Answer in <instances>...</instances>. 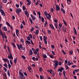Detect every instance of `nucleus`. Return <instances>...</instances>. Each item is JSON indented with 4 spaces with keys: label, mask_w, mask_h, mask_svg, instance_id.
Listing matches in <instances>:
<instances>
[{
    "label": "nucleus",
    "mask_w": 79,
    "mask_h": 79,
    "mask_svg": "<svg viewBox=\"0 0 79 79\" xmlns=\"http://www.w3.org/2000/svg\"><path fill=\"white\" fill-rule=\"evenodd\" d=\"M59 27H62V26H63L62 24L61 23H59Z\"/></svg>",
    "instance_id": "38"
},
{
    "label": "nucleus",
    "mask_w": 79,
    "mask_h": 79,
    "mask_svg": "<svg viewBox=\"0 0 79 79\" xmlns=\"http://www.w3.org/2000/svg\"><path fill=\"white\" fill-rule=\"evenodd\" d=\"M3 65L6 68H8V65H7L6 63H5V64H4Z\"/></svg>",
    "instance_id": "28"
},
{
    "label": "nucleus",
    "mask_w": 79,
    "mask_h": 79,
    "mask_svg": "<svg viewBox=\"0 0 79 79\" xmlns=\"http://www.w3.org/2000/svg\"><path fill=\"white\" fill-rule=\"evenodd\" d=\"M6 24H7V26H10V23H9L8 22H6Z\"/></svg>",
    "instance_id": "52"
},
{
    "label": "nucleus",
    "mask_w": 79,
    "mask_h": 79,
    "mask_svg": "<svg viewBox=\"0 0 79 79\" xmlns=\"http://www.w3.org/2000/svg\"><path fill=\"white\" fill-rule=\"evenodd\" d=\"M61 51L63 53V54H64L65 55H66V53H65V52L63 50H61Z\"/></svg>",
    "instance_id": "58"
},
{
    "label": "nucleus",
    "mask_w": 79,
    "mask_h": 79,
    "mask_svg": "<svg viewBox=\"0 0 79 79\" xmlns=\"http://www.w3.org/2000/svg\"><path fill=\"white\" fill-rule=\"evenodd\" d=\"M26 42H27V43L28 44H29L30 45L31 44V43L30 42V41L27 40H26Z\"/></svg>",
    "instance_id": "41"
},
{
    "label": "nucleus",
    "mask_w": 79,
    "mask_h": 79,
    "mask_svg": "<svg viewBox=\"0 0 79 79\" xmlns=\"http://www.w3.org/2000/svg\"><path fill=\"white\" fill-rule=\"evenodd\" d=\"M43 39L44 40H46L47 39V37L45 36H44L43 37Z\"/></svg>",
    "instance_id": "19"
},
{
    "label": "nucleus",
    "mask_w": 79,
    "mask_h": 79,
    "mask_svg": "<svg viewBox=\"0 0 79 79\" xmlns=\"http://www.w3.org/2000/svg\"><path fill=\"white\" fill-rule=\"evenodd\" d=\"M1 35H2V38H5V35L4 34H1Z\"/></svg>",
    "instance_id": "54"
},
{
    "label": "nucleus",
    "mask_w": 79,
    "mask_h": 79,
    "mask_svg": "<svg viewBox=\"0 0 79 79\" xmlns=\"http://www.w3.org/2000/svg\"><path fill=\"white\" fill-rule=\"evenodd\" d=\"M29 54L30 55H33V52H32V51L31 49L30 50Z\"/></svg>",
    "instance_id": "10"
},
{
    "label": "nucleus",
    "mask_w": 79,
    "mask_h": 79,
    "mask_svg": "<svg viewBox=\"0 0 79 79\" xmlns=\"http://www.w3.org/2000/svg\"><path fill=\"white\" fill-rule=\"evenodd\" d=\"M17 46L19 50H21V48L23 47V45H22V44H20L19 45V44H17Z\"/></svg>",
    "instance_id": "6"
},
{
    "label": "nucleus",
    "mask_w": 79,
    "mask_h": 79,
    "mask_svg": "<svg viewBox=\"0 0 79 79\" xmlns=\"http://www.w3.org/2000/svg\"><path fill=\"white\" fill-rule=\"evenodd\" d=\"M31 3H32V2H31V1H30L28 2L27 3V6H29V5H30L31 4Z\"/></svg>",
    "instance_id": "20"
},
{
    "label": "nucleus",
    "mask_w": 79,
    "mask_h": 79,
    "mask_svg": "<svg viewBox=\"0 0 79 79\" xmlns=\"http://www.w3.org/2000/svg\"><path fill=\"white\" fill-rule=\"evenodd\" d=\"M12 19H15V15H13L12 16Z\"/></svg>",
    "instance_id": "63"
},
{
    "label": "nucleus",
    "mask_w": 79,
    "mask_h": 79,
    "mask_svg": "<svg viewBox=\"0 0 79 79\" xmlns=\"http://www.w3.org/2000/svg\"><path fill=\"white\" fill-rule=\"evenodd\" d=\"M2 28L3 30L5 32H6V31H8V29H7V28H6V26H4L3 27H2Z\"/></svg>",
    "instance_id": "9"
},
{
    "label": "nucleus",
    "mask_w": 79,
    "mask_h": 79,
    "mask_svg": "<svg viewBox=\"0 0 79 79\" xmlns=\"http://www.w3.org/2000/svg\"><path fill=\"white\" fill-rule=\"evenodd\" d=\"M49 56H50V58H51L53 59V56H52V55H49Z\"/></svg>",
    "instance_id": "56"
},
{
    "label": "nucleus",
    "mask_w": 79,
    "mask_h": 79,
    "mask_svg": "<svg viewBox=\"0 0 79 79\" xmlns=\"http://www.w3.org/2000/svg\"><path fill=\"white\" fill-rule=\"evenodd\" d=\"M0 11L1 14V15H3L4 13H5V11H4V10L2 9L0 10Z\"/></svg>",
    "instance_id": "11"
},
{
    "label": "nucleus",
    "mask_w": 79,
    "mask_h": 79,
    "mask_svg": "<svg viewBox=\"0 0 79 79\" xmlns=\"http://www.w3.org/2000/svg\"><path fill=\"white\" fill-rule=\"evenodd\" d=\"M69 53L70 55H73V50L71 49L70 50Z\"/></svg>",
    "instance_id": "16"
},
{
    "label": "nucleus",
    "mask_w": 79,
    "mask_h": 79,
    "mask_svg": "<svg viewBox=\"0 0 79 79\" xmlns=\"http://www.w3.org/2000/svg\"><path fill=\"white\" fill-rule=\"evenodd\" d=\"M63 70H64V68L63 67H61V68H59L58 69V72L60 71V72H62Z\"/></svg>",
    "instance_id": "8"
},
{
    "label": "nucleus",
    "mask_w": 79,
    "mask_h": 79,
    "mask_svg": "<svg viewBox=\"0 0 79 79\" xmlns=\"http://www.w3.org/2000/svg\"><path fill=\"white\" fill-rule=\"evenodd\" d=\"M3 60L4 62H6L8 61V59L3 58Z\"/></svg>",
    "instance_id": "29"
},
{
    "label": "nucleus",
    "mask_w": 79,
    "mask_h": 79,
    "mask_svg": "<svg viewBox=\"0 0 79 79\" xmlns=\"http://www.w3.org/2000/svg\"><path fill=\"white\" fill-rule=\"evenodd\" d=\"M15 6L17 8H19V5L18 4H16Z\"/></svg>",
    "instance_id": "57"
},
{
    "label": "nucleus",
    "mask_w": 79,
    "mask_h": 79,
    "mask_svg": "<svg viewBox=\"0 0 79 79\" xmlns=\"http://www.w3.org/2000/svg\"><path fill=\"white\" fill-rule=\"evenodd\" d=\"M19 79H26V78H25V77H19Z\"/></svg>",
    "instance_id": "27"
},
{
    "label": "nucleus",
    "mask_w": 79,
    "mask_h": 79,
    "mask_svg": "<svg viewBox=\"0 0 79 79\" xmlns=\"http://www.w3.org/2000/svg\"><path fill=\"white\" fill-rule=\"evenodd\" d=\"M20 42L22 43H24V40H23V39H20Z\"/></svg>",
    "instance_id": "33"
},
{
    "label": "nucleus",
    "mask_w": 79,
    "mask_h": 79,
    "mask_svg": "<svg viewBox=\"0 0 79 79\" xmlns=\"http://www.w3.org/2000/svg\"><path fill=\"white\" fill-rule=\"evenodd\" d=\"M12 45L14 48H16V45H15V44L13 43H12Z\"/></svg>",
    "instance_id": "61"
},
{
    "label": "nucleus",
    "mask_w": 79,
    "mask_h": 79,
    "mask_svg": "<svg viewBox=\"0 0 79 79\" xmlns=\"http://www.w3.org/2000/svg\"><path fill=\"white\" fill-rule=\"evenodd\" d=\"M44 43L45 45H47V40H44Z\"/></svg>",
    "instance_id": "42"
},
{
    "label": "nucleus",
    "mask_w": 79,
    "mask_h": 79,
    "mask_svg": "<svg viewBox=\"0 0 79 79\" xmlns=\"http://www.w3.org/2000/svg\"><path fill=\"white\" fill-rule=\"evenodd\" d=\"M49 26L50 27L52 28V29H53V30H55V28H54V27H53V26L52 25L50 24H49Z\"/></svg>",
    "instance_id": "13"
},
{
    "label": "nucleus",
    "mask_w": 79,
    "mask_h": 79,
    "mask_svg": "<svg viewBox=\"0 0 79 79\" xmlns=\"http://www.w3.org/2000/svg\"><path fill=\"white\" fill-rule=\"evenodd\" d=\"M32 60H33V61H35V56L32 57Z\"/></svg>",
    "instance_id": "59"
},
{
    "label": "nucleus",
    "mask_w": 79,
    "mask_h": 79,
    "mask_svg": "<svg viewBox=\"0 0 79 79\" xmlns=\"http://www.w3.org/2000/svg\"><path fill=\"white\" fill-rule=\"evenodd\" d=\"M27 39L28 40L30 41L31 40V38H30V37L29 36H27Z\"/></svg>",
    "instance_id": "46"
},
{
    "label": "nucleus",
    "mask_w": 79,
    "mask_h": 79,
    "mask_svg": "<svg viewBox=\"0 0 79 79\" xmlns=\"http://www.w3.org/2000/svg\"><path fill=\"white\" fill-rule=\"evenodd\" d=\"M7 75L9 76V77H10V71H7Z\"/></svg>",
    "instance_id": "23"
},
{
    "label": "nucleus",
    "mask_w": 79,
    "mask_h": 79,
    "mask_svg": "<svg viewBox=\"0 0 79 79\" xmlns=\"http://www.w3.org/2000/svg\"><path fill=\"white\" fill-rule=\"evenodd\" d=\"M54 25L56 28V29H58V24H57L56 23H54Z\"/></svg>",
    "instance_id": "17"
},
{
    "label": "nucleus",
    "mask_w": 79,
    "mask_h": 79,
    "mask_svg": "<svg viewBox=\"0 0 79 79\" xmlns=\"http://www.w3.org/2000/svg\"><path fill=\"white\" fill-rule=\"evenodd\" d=\"M23 74L27 77V74L26 73V72H23Z\"/></svg>",
    "instance_id": "37"
},
{
    "label": "nucleus",
    "mask_w": 79,
    "mask_h": 79,
    "mask_svg": "<svg viewBox=\"0 0 79 79\" xmlns=\"http://www.w3.org/2000/svg\"><path fill=\"white\" fill-rule=\"evenodd\" d=\"M56 10L57 11H58L59 10H60V6L56 4Z\"/></svg>",
    "instance_id": "2"
},
{
    "label": "nucleus",
    "mask_w": 79,
    "mask_h": 79,
    "mask_svg": "<svg viewBox=\"0 0 79 79\" xmlns=\"http://www.w3.org/2000/svg\"><path fill=\"white\" fill-rule=\"evenodd\" d=\"M27 68L28 69V70H31L32 69V68H31V67L30 66H29V67H27Z\"/></svg>",
    "instance_id": "34"
},
{
    "label": "nucleus",
    "mask_w": 79,
    "mask_h": 79,
    "mask_svg": "<svg viewBox=\"0 0 79 79\" xmlns=\"http://www.w3.org/2000/svg\"><path fill=\"white\" fill-rule=\"evenodd\" d=\"M44 13L45 16H48V12H47V11H44Z\"/></svg>",
    "instance_id": "22"
},
{
    "label": "nucleus",
    "mask_w": 79,
    "mask_h": 79,
    "mask_svg": "<svg viewBox=\"0 0 79 79\" xmlns=\"http://www.w3.org/2000/svg\"><path fill=\"white\" fill-rule=\"evenodd\" d=\"M54 22L56 23H58V20L56 19H55L54 20Z\"/></svg>",
    "instance_id": "50"
},
{
    "label": "nucleus",
    "mask_w": 79,
    "mask_h": 79,
    "mask_svg": "<svg viewBox=\"0 0 79 79\" xmlns=\"http://www.w3.org/2000/svg\"><path fill=\"white\" fill-rule=\"evenodd\" d=\"M73 30L74 31V33H75V35H77V31H76V30L75 27L73 28Z\"/></svg>",
    "instance_id": "14"
},
{
    "label": "nucleus",
    "mask_w": 79,
    "mask_h": 79,
    "mask_svg": "<svg viewBox=\"0 0 79 79\" xmlns=\"http://www.w3.org/2000/svg\"><path fill=\"white\" fill-rule=\"evenodd\" d=\"M29 20L30 21V22L31 23V24H32V20L31 18H29Z\"/></svg>",
    "instance_id": "35"
},
{
    "label": "nucleus",
    "mask_w": 79,
    "mask_h": 79,
    "mask_svg": "<svg viewBox=\"0 0 79 79\" xmlns=\"http://www.w3.org/2000/svg\"><path fill=\"white\" fill-rule=\"evenodd\" d=\"M48 24V23H47V21H45V23L44 24V26H46L47 25V24Z\"/></svg>",
    "instance_id": "49"
},
{
    "label": "nucleus",
    "mask_w": 79,
    "mask_h": 79,
    "mask_svg": "<svg viewBox=\"0 0 79 79\" xmlns=\"http://www.w3.org/2000/svg\"><path fill=\"white\" fill-rule=\"evenodd\" d=\"M39 71H40V72H42L43 71V69H42V67H40L39 68Z\"/></svg>",
    "instance_id": "24"
},
{
    "label": "nucleus",
    "mask_w": 79,
    "mask_h": 79,
    "mask_svg": "<svg viewBox=\"0 0 79 79\" xmlns=\"http://www.w3.org/2000/svg\"><path fill=\"white\" fill-rule=\"evenodd\" d=\"M39 30H37L35 32V34L36 35H38L39 34Z\"/></svg>",
    "instance_id": "15"
},
{
    "label": "nucleus",
    "mask_w": 79,
    "mask_h": 79,
    "mask_svg": "<svg viewBox=\"0 0 79 79\" xmlns=\"http://www.w3.org/2000/svg\"><path fill=\"white\" fill-rule=\"evenodd\" d=\"M48 34H51V31L50 30H48Z\"/></svg>",
    "instance_id": "60"
},
{
    "label": "nucleus",
    "mask_w": 79,
    "mask_h": 79,
    "mask_svg": "<svg viewBox=\"0 0 79 79\" xmlns=\"http://www.w3.org/2000/svg\"><path fill=\"white\" fill-rule=\"evenodd\" d=\"M8 58L10 60V59H11V60H13V56H12V55L10 52V56L9 55L8 56Z\"/></svg>",
    "instance_id": "7"
},
{
    "label": "nucleus",
    "mask_w": 79,
    "mask_h": 79,
    "mask_svg": "<svg viewBox=\"0 0 79 79\" xmlns=\"http://www.w3.org/2000/svg\"><path fill=\"white\" fill-rule=\"evenodd\" d=\"M20 27L21 29H22L23 28V27H24V26H23V24H21Z\"/></svg>",
    "instance_id": "39"
},
{
    "label": "nucleus",
    "mask_w": 79,
    "mask_h": 79,
    "mask_svg": "<svg viewBox=\"0 0 79 79\" xmlns=\"http://www.w3.org/2000/svg\"><path fill=\"white\" fill-rule=\"evenodd\" d=\"M9 27H10V29L11 30H13V26H11L10 25V26H9Z\"/></svg>",
    "instance_id": "44"
},
{
    "label": "nucleus",
    "mask_w": 79,
    "mask_h": 79,
    "mask_svg": "<svg viewBox=\"0 0 79 79\" xmlns=\"http://www.w3.org/2000/svg\"><path fill=\"white\" fill-rule=\"evenodd\" d=\"M31 19L33 20V21H34L36 19V17L35 16L33 17V18H31Z\"/></svg>",
    "instance_id": "26"
},
{
    "label": "nucleus",
    "mask_w": 79,
    "mask_h": 79,
    "mask_svg": "<svg viewBox=\"0 0 79 79\" xmlns=\"http://www.w3.org/2000/svg\"><path fill=\"white\" fill-rule=\"evenodd\" d=\"M21 57L23 59H24V60H25L26 59V57L24 56H21Z\"/></svg>",
    "instance_id": "43"
},
{
    "label": "nucleus",
    "mask_w": 79,
    "mask_h": 79,
    "mask_svg": "<svg viewBox=\"0 0 79 79\" xmlns=\"http://www.w3.org/2000/svg\"><path fill=\"white\" fill-rule=\"evenodd\" d=\"M43 56L44 58H47V56L46 54H44Z\"/></svg>",
    "instance_id": "32"
},
{
    "label": "nucleus",
    "mask_w": 79,
    "mask_h": 79,
    "mask_svg": "<svg viewBox=\"0 0 79 79\" xmlns=\"http://www.w3.org/2000/svg\"><path fill=\"white\" fill-rule=\"evenodd\" d=\"M21 49L22 50L25 51L26 50V48L24 47H22V48H21Z\"/></svg>",
    "instance_id": "36"
},
{
    "label": "nucleus",
    "mask_w": 79,
    "mask_h": 79,
    "mask_svg": "<svg viewBox=\"0 0 79 79\" xmlns=\"http://www.w3.org/2000/svg\"><path fill=\"white\" fill-rule=\"evenodd\" d=\"M21 71H22V70H20L19 71V76H20V77H24L25 76H24V75L23 73L21 72Z\"/></svg>",
    "instance_id": "1"
},
{
    "label": "nucleus",
    "mask_w": 79,
    "mask_h": 79,
    "mask_svg": "<svg viewBox=\"0 0 79 79\" xmlns=\"http://www.w3.org/2000/svg\"><path fill=\"white\" fill-rule=\"evenodd\" d=\"M53 71V70L52 69H50L49 70V72L50 73V74H52V72Z\"/></svg>",
    "instance_id": "47"
},
{
    "label": "nucleus",
    "mask_w": 79,
    "mask_h": 79,
    "mask_svg": "<svg viewBox=\"0 0 79 79\" xmlns=\"http://www.w3.org/2000/svg\"><path fill=\"white\" fill-rule=\"evenodd\" d=\"M61 11L64 14H65V10H64V9L63 8H61Z\"/></svg>",
    "instance_id": "12"
},
{
    "label": "nucleus",
    "mask_w": 79,
    "mask_h": 79,
    "mask_svg": "<svg viewBox=\"0 0 79 79\" xmlns=\"http://www.w3.org/2000/svg\"><path fill=\"white\" fill-rule=\"evenodd\" d=\"M40 39L41 41H42V39H43L42 36H40Z\"/></svg>",
    "instance_id": "53"
},
{
    "label": "nucleus",
    "mask_w": 79,
    "mask_h": 79,
    "mask_svg": "<svg viewBox=\"0 0 79 79\" xmlns=\"http://www.w3.org/2000/svg\"><path fill=\"white\" fill-rule=\"evenodd\" d=\"M54 66L55 68H57V66H58V61H56V60L54 61Z\"/></svg>",
    "instance_id": "3"
},
{
    "label": "nucleus",
    "mask_w": 79,
    "mask_h": 79,
    "mask_svg": "<svg viewBox=\"0 0 79 79\" xmlns=\"http://www.w3.org/2000/svg\"><path fill=\"white\" fill-rule=\"evenodd\" d=\"M52 74H53L52 75L53 76H55V72H54V71H53L52 72Z\"/></svg>",
    "instance_id": "48"
},
{
    "label": "nucleus",
    "mask_w": 79,
    "mask_h": 79,
    "mask_svg": "<svg viewBox=\"0 0 79 79\" xmlns=\"http://www.w3.org/2000/svg\"><path fill=\"white\" fill-rule=\"evenodd\" d=\"M63 22H64V23L65 26H67V24H66V22L64 19H63Z\"/></svg>",
    "instance_id": "18"
},
{
    "label": "nucleus",
    "mask_w": 79,
    "mask_h": 79,
    "mask_svg": "<svg viewBox=\"0 0 79 79\" xmlns=\"http://www.w3.org/2000/svg\"><path fill=\"white\" fill-rule=\"evenodd\" d=\"M33 14L34 15H35V16H36V13L34 10H33Z\"/></svg>",
    "instance_id": "62"
},
{
    "label": "nucleus",
    "mask_w": 79,
    "mask_h": 79,
    "mask_svg": "<svg viewBox=\"0 0 79 79\" xmlns=\"http://www.w3.org/2000/svg\"><path fill=\"white\" fill-rule=\"evenodd\" d=\"M34 30V27H32L31 29V32H32Z\"/></svg>",
    "instance_id": "55"
},
{
    "label": "nucleus",
    "mask_w": 79,
    "mask_h": 79,
    "mask_svg": "<svg viewBox=\"0 0 79 79\" xmlns=\"http://www.w3.org/2000/svg\"><path fill=\"white\" fill-rule=\"evenodd\" d=\"M4 77L5 79H7V75H6V73H4Z\"/></svg>",
    "instance_id": "25"
},
{
    "label": "nucleus",
    "mask_w": 79,
    "mask_h": 79,
    "mask_svg": "<svg viewBox=\"0 0 79 79\" xmlns=\"http://www.w3.org/2000/svg\"><path fill=\"white\" fill-rule=\"evenodd\" d=\"M16 11V13H21V11H22V10L19 8H17Z\"/></svg>",
    "instance_id": "5"
},
{
    "label": "nucleus",
    "mask_w": 79,
    "mask_h": 79,
    "mask_svg": "<svg viewBox=\"0 0 79 79\" xmlns=\"http://www.w3.org/2000/svg\"><path fill=\"white\" fill-rule=\"evenodd\" d=\"M65 66L66 70L68 69L69 68V67H68V66L67 65H65Z\"/></svg>",
    "instance_id": "40"
},
{
    "label": "nucleus",
    "mask_w": 79,
    "mask_h": 79,
    "mask_svg": "<svg viewBox=\"0 0 79 79\" xmlns=\"http://www.w3.org/2000/svg\"><path fill=\"white\" fill-rule=\"evenodd\" d=\"M51 48L52 49H54L55 48V46H54V45L52 44L51 45Z\"/></svg>",
    "instance_id": "31"
},
{
    "label": "nucleus",
    "mask_w": 79,
    "mask_h": 79,
    "mask_svg": "<svg viewBox=\"0 0 79 79\" xmlns=\"http://www.w3.org/2000/svg\"><path fill=\"white\" fill-rule=\"evenodd\" d=\"M67 4H68V5L71 4V1H67Z\"/></svg>",
    "instance_id": "64"
},
{
    "label": "nucleus",
    "mask_w": 79,
    "mask_h": 79,
    "mask_svg": "<svg viewBox=\"0 0 79 79\" xmlns=\"http://www.w3.org/2000/svg\"><path fill=\"white\" fill-rule=\"evenodd\" d=\"M22 8H23V11L26 10V7H25V6H23Z\"/></svg>",
    "instance_id": "30"
},
{
    "label": "nucleus",
    "mask_w": 79,
    "mask_h": 79,
    "mask_svg": "<svg viewBox=\"0 0 79 79\" xmlns=\"http://www.w3.org/2000/svg\"><path fill=\"white\" fill-rule=\"evenodd\" d=\"M25 15H26V16L27 18H28L29 16V13L27 12V10H25L24 11Z\"/></svg>",
    "instance_id": "4"
},
{
    "label": "nucleus",
    "mask_w": 79,
    "mask_h": 79,
    "mask_svg": "<svg viewBox=\"0 0 79 79\" xmlns=\"http://www.w3.org/2000/svg\"><path fill=\"white\" fill-rule=\"evenodd\" d=\"M2 2L4 3H7V0H2Z\"/></svg>",
    "instance_id": "21"
},
{
    "label": "nucleus",
    "mask_w": 79,
    "mask_h": 79,
    "mask_svg": "<svg viewBox=\"0 0 79 79\" xmlns=\"http://www.w3.org/2000/svg\"><path fill=\"white\" fill-rule=\"evenodd\" d=\"M3 69L5 72H6V71H7V69H6V68L5 67H3Z\"/></svg>",
    "instance_id": "51"
},
{
    "label": "nucleus",
    "mask_w": 79,
    "mask_h": 79,
    "mask_svg": "<svg viewBox=\"0 0 79 79\" xmlns=\"http://www.w3.org/2000/svg\"><path fill=\"white\" fill-rule=\"evenodd\" d=\"M40 79H44V77H43L42 75H40Z\"/></svg>",
    "instance_id": "45"
}]
</instances>
